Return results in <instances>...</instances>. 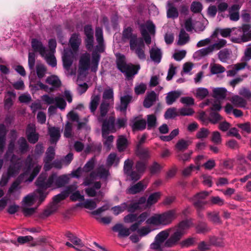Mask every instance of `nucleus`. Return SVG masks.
<instances>
[{
  "label": "nucleus",
  "mask_w": 251,
  "mask_h": 251,
  "mask_svg": "<svg viewBox=\"0 0 251 251\" xmlns=\"http://www.w3.org/2000/svg\"><path fill=\"white\" fill-rule=\"evenodd\" d=\"M96 161L94 158H91L84 165L83 168H78L76 171L72 172L73 177L78 178L81 176H88L87 173L91 171L95 165Z\"/></svg>",
  "instance_id": "obj_16"
},
{
  "label": "nucleus",
  "mask_w": 251,
  "mask_h": 251,
  "mask_svg": "<svg viewBox=\"0 0 251 251\" xmlns=\"http://www.w3.org/2000/svg\"><path fill=\"white\" fill-rule=\"evenodd\" d=\"M140 30L146 43L150 44L151 42L150 35H154L155 32L154 25L151 22L148 21L141 25Z\"/></svg>",
  "instance_id": "obj_15"
},
{
  "label": "nucleus",
  "mask_w": 251,
  "mask_h": 251,
  "mask_svg": "<svg viewBox=\"0 0 251 251\" xmlns=\"http://www.w3.org/2000/svg\"><path fill=\"white\" fill-rule=\"evenodd\" d=\"M182 235L177 230L166 241L165 245L166 247H171L175 245L180 239Z\"/></svg>",
  "instance_id": "obj_38"
},
{
  "label": "nucleus",
  "mask_w": 251,
  "mask_h": 251,
  "mask_svg": "<svg viewBox=\"0 0 251 251\" xmlns=\"http://www.w3.org/2000/svg\"><path fill=\"white\" fill-rule=\"evenodd\" d=\"M147 124L148 129H151L156 126V117L155 115H147Z\"/></svg>",
  "instance_id": "obj_59"
},
{
  "label": "nucleus",
  "mask_w": 251,
  "mask_h": 251,
  "mask_svg": "<svg viewBox=\"0 0 251 251\" xmlns=\"http://www.w3.org/2000/svg\"><path fill=\"white\" fill-rule=\"evenodd\" d=\"M225 111L227 114L233 113L236 117H240L243 115V112L240 110L234 109L233 106L229 103L226 104L225 106Z\"/></svg>",
  "instance_id": "obj_49"
},
{
  "label": "nucleus",
  "mask_w": 251,
  "mask_h": 251,
  "mask_svg": "<svg viewBox=\"0 0 251 251\" xmlns=\"http://www.w3.org/2000/svg\"><path fill=\"white\" fill-rule=\"evenodd\" d=\"M132 127L133 129L143 130L145 128L147 122L145 120L135 118L132 121Z\"/></svg>",
  "instance_id": "obj_42"
},
{
  "label": "nucleus",
  "mask_w": 251,
  "mask_h": 251,
  "mask_svg": "<svg viewBox=\"0 0 251 251\" xmlns=\"http://www.w3.org/2000/svg\"><path fill=\"white\" fill-rule=\"evenodd\" d=\"M132 99V97L128 95H126L121 97V103L120 105L117 107V109L122 112H125L127 108V105Z\"/></svg>",
  "instance_id": "obj_43"
},
{
  "label": "nucleus",
  "mask_w": 251,
  "mask_h": 251,
  "mask_svg": "<svg viewBox=\"0 0 251 251\" xmlns=\"http://www.w3.org/2000/svg\"><path fill=\"white\" fill-rule=\"evenodd\" d=\"M137 154L141 159H145L150 157V152L148 149H139Z\"/></svg>",
  "instance_id": "obj_61"
},
{
  "label": "nucleus",
  "mask_w": 251,
  "mask_h": 251,
  "mask_svg": "<svg viewBox=\"0 0 251 251\" xmlns=\"http://www.w3.org/2000/svg\"><path fill=\"white\" fill-rule=\"evenodd\" d=\"M100 58V56L97 52H94L91 59L90 55L88 53L82 54L79 61L78 79H82L87 74L89 68L92 72H96Z\"/></svg>",
  "instance_id": "obj_5"
},
{
  "label": "nucleus",
  "mask_w": 251,
  "mask_h": 251,
  "mask_svg": "<svg viewBox=\"0 0 251 251\" xmlns=\"http://www.w3.org/2000/svg\"><path fill=\"white\" fill-rule=\"evenodd\" d=\"M112 229L114 231L118 232L119 237L128 236L130 234V231H132L131 227L129 228H127L121 224H116L113 227Z\"/></svg>",
  "instance_id": "obj_28"
},
{
  "label": "nucleus",
  "mask_w": 251,
  "mask_h": 251,
  "mask_svg": "<svg viewBox=\"0 0 251 251\" xmlns=\"http://www.w3.org/2000/svg\"><path fill=\"white\" fill-rule=\"evenodd\" d=\"M19 149L22 152H25L27 151L28 145L24 138H21L18 141Z\"/></svg>",
  "instance_id": "obj_64"
},
{
  "label": "nucleus",
  "mask_w": 251,
  "mask_h": 251,
  "mask_svg": "<svg viewBox=\"0 0 251 251\" xmlns=\"http://www.w3.org/2000/svg\"><path fill=\"white\" fill-rule=\"evenodd\" d=\"M23 172L18 177L11 185L8 190V194L13 197L14 199H18L21 195L22 188L20 184L22 182H31L40 172L41 166L33 160L29 155L23 163Z\"/></svg>",
  "instance_id": "obj_1"
},
{
  "label": "nucleus",
  "mask_w": 251,
  "mask_h": 251,
  "mask_svg": "<svg viewBox=\"0 0 251 251\" xmlns=\"http://www.w3.org/2000/svg\"><path fill=\"white\" fill-rule=\"evenodd\" d=\"M232 106L237 107H245L247 104L246 100L238 95H234L229 99Z\"/></svg>",
  "instance_id": "obj_29"
},
{
  "label": "nucleus",
  "mask_w": 251,
  "mask_h": 251,
  "mask_svg": "<svg viewBox=\"0 0 251 251\" xmlns=\"http://www.w3.org/2000/svg\"><path fill=\"white\" fill-rule=\"evenodd\" d=\"M157 96L154 92L148 93L144 101V106L146 108L150 107L156 100Z\"/></svg>",
  "instance_id": "obj_39"
},
{
  "label": "nucleus",
  "mask_w": 251,
  "mask_h": 251,
  "mask_svg": "<svg viewBox=\"0 0 251 251\" xmlns=\"http://www.w3.org/2000/svg\"><path fill=\"white\" fill-rule=\"evenodd\" d=\"M54 155V149L52 147H50L46 151L44 161L50 162L53 159Z\"/></svg>",
  "instance_id": "obj_60"
},
{
  "label": "nucleus",
  "mask_w": 251,
  "mask_h": 251,
  "mask_svg": "<svg viewBox=\"0 0 251 251\" xmlns=\"http://www.w3.org/2000/svg\"><path fill=\"white\" fill-rule=\"evenodd\" d=\"M160 196V194L158 192H156L151 194L148 198L147 201V205L144 207L146 208L147 207H150L151 205L156 203Z\"/></svg>",
  "instance_id": "obj_53"
},
{
  "label": "nucleus",
  "mask_w": 251,
  "mask_h": 251,
  "mask_svg": "<svg viewBox=\"0 0 251 251\" xmlns=\"http://www.w3.org/2000/svg\"><path fill=\"white\" fill-rule=\"evenodd\" d=\"M176 214L175 210H169L161 214H154L146 220L148 225L154 226H166L175 219Z\"/></svg>",
  "instance_id": "obj_9"
},
{
  "label": "nucleus",
  "mask_w": 251,
  "mask_h": 251,
  "mask_svg": "<svg viewBox=\"0 0 251 251\" xmlns=\"http://www.w3.org/2000/svg\"><path fill=\"white\" fill-rule=\"evenodd\" d=\"M127 140L124 136L121 135L119 136L117 141V145L119 151L125 150L127 146Z\"/></svg>",
  "instance_id": "obj_51"
},
{
  "label": "nucleus",
  "mask_w": 251,
  "mask_h": 251,
  "mask_svg": "<svg viewBox=\"0 0 251 251\" xmlns=\"http://www.w3.org/2000/svg\"><path fill=\"white\" fill-rule=\"evenodd\" d=\"M128 206L129 205H128V204L124 202L120 205L112 207V210L113 211V213L115 215H117L120 213L124 212L126 209L128 210Z\"/></svg>",
  "instance_id": "obj_58"
},
{
  "label": "nucleus",
  "mask_w": 251,
  "mask_h": 251,
  "mask_svg": "<svg viewBox=\"0 0 251 251\" xmlns=\"http://www.w3.org/2000/svg\"><path fill=\"white\" fill-rule=\"evenodd\" d=\"M169 232L164 230L160 232L155 237V242L152 246H154V248H158L167 238L169 236Z\"/></svg>",
  "instance_id": "obj_30"
},
{
  "label": "nucleus",
  "mask_w": 251,
  "mask_h": 251,
  "mask_svg": "<svg viewBox=\"0 0 251 251\" xmlns=\"http://www.w3.org/2000/svg\"><path fill=\"white\" fill-rule=\"evenodd\" d=\"M69 179V176L65 175L58 176L56 173H52L46 178L44 175L41 174L36 181L38 187L36 192L39 194L40 201L43 202L48 195L47 189L53 190L61 187L68 182Z\"/></svg>",
  "instance_id": "obj_2"
},
{
  "label": "nucleus",
  "mask_w": 251,
  "mask_h": 251,
  "mask_svg": "<svg viewBox=\"0 0 251 251\" xmlns=\"http://www.w3.org/2000/svg\"><path fill=\"white\" fill-rule=\"evenodd\" d=\"M84 32L86 36V47L88 49H91L93 45V31L91 25H88L84 27Z\"/></svg>",
  "instance_id": "obj_26"
},
{
  "label": "nucleus",
  "mask_w": 251,
  "mask_h": 251,
  "mask_svg": "<svg viewBox=\"0 0 251 251\" xmlns=\"http://www.w3.org/2000/svg\"><path fill=\"white\" fill-rule=\"evenodd\" d=\"M100 100V95L95 93L92 96L90 103V109L92 112H94L96 110L99 103Z\"/></svg>",
  "instance_id": "obj_50"
},
{
  "label": "nucleus",
  "mask_w": 251,
  "mask_h": 251,
  "mask_svg": "<svg viewBox=\"0 0 251 251\" xmlns=\"http://www.w3.org/2000/svg\"><path fill=\"white\" fill-rule=\"evenodd\" d=\"M109 175L108 171L104 168L103 166H100L96 171L92 172L89 176L85 177L83 184L84 186L89 185L94 183V187L88 188L85 189V192L89 197H94L97 195L96 190L100 189L101 184L99 181H95L99 178H106ZM98 196H103V193L99 191Z\"/></svg>",
  "instance_id": "obj_4"
},
{
  "label": "nucleus",
  "mask_w": 251,
  "mask_h": 251,
  "mask_svg": "<svg viewBox=\"0 0 251 251\" xmlns=\"http://www.w3.org/2000/svg\"><path fill=\"white\" fill-rule=\"evenodd\" d=\"M67 196L68 194H67L66 190L64 192L54 196L53 198L52 205L45 211L44 215L49 216L54 212L58 208V203L64 200Z\"/></svg>",
  "instance_id": "obj_19"
},
{
  "label": "nucleus",
  "mask_w": 251,
  "mask_h": 251,
  "mask_svg": "<svg viewBox=\"0 0 251 251\" xmlns=\"http://www.w3.org/2000/svg\"><path fill=\"white\" fill-rule=\"evenodd\" d=\"M81 40L79 35L76 34H74L72 35L70 39V44L73 50V51L70 49H64L62 55V60L64 68L66 70H69L73 64L75 57L76 51L80 44Z\"/></svg>",
  "instance_id": "obj_6"
},
{
  "label": "nucleus",
  "mask_w": 251,
  "mask_h": 251,
  "mask_svg": "<svg viewBox=\"0 0 251 251\" xmlns=\"http://www.w3.org/2000/svg\"><path fill=\"white\" fill-rule=\"evenodd\" d=\"M31 46L35 51L38 52L46 60V49L40 41L33 39L31 41Z\"/></svg>",
  "instance_id": "obj_23"
},
{
  "label": "nucleus",
  "mask_w": 251,
  "mask_h": 251,
  "mask_svg": "<svg viewBox=\"0 0 251 251\" xmlns=\"http://www.w3.org/2000/svg\"><path fill=\"white\" fill-rule=\"evenodd\" d=\"M167 9L168 18L175 19L178 16V12L177 9L170 1H168L167 3Z\"/></svg>",
  "instance_id": "obj_34"
},
{
  "label": "nucleus",
  "mask_w": 251,
  "mask_h": 251,
  "mask_svg": "<svg viewBox=\"0 0 251 251\" xmlns=\"http://www.w3.org/2000/svg\"><path fill=\"white\" fill-rule=\"evenodd\" d=\"M247 67L248 69L251 71V67L248 66L245 62L237 63L234 65L233 69L227 72V75H233L239 70H242Z\"/></svg>",
  "instance_id": "obj_37"
},
{
  "label": "nucleus",
  "mask_w": 251,
  "mask_h": 251,
  "mask_svg": "<svg viewBox=\"0 0 251 251\" xmlns=\"http://www.w3.org/2000/svg\"><path fill=\"white\" fill-rule=\"evenodd\" d=\"M146 187V185H144L142 181H140L137 184L131 186L127 190V193L130 194H134L140 192Z\"/></svg>",
  "instance_id": "obj_45"
},
{
  "label": "nucleus",
  "mask_w": 251,
  "mask_h": 251,
  "mask_svg": "<svg viewBox=\"0 0 251 251\" xmlns=\"http://www.w3.org/2000/svg\"><path fill=\"white\" fill-rule=\"evenodd\" d=\"M208 195L207 192L203 191L195 195L193 200L195 205L198 208H201L205 204L203 200Z\"/></svg>",
  "instance_id": "obj_25"
},
{
  "label": "nucleus",
  "mask_w": 251,
  "mask_h": 251,
  "mask_svg": "<svg viewBox=\"0 0 251 251\" xmlns=\"http://www.w3.org/2000/svg\"><path fill=\"white\" fill-rule=\"evenodd\" d=\"M118 69L123 73L126 74L127 77H130L136 75L140 67L139 65H133L126 64L124 56H120L117 60Z\"/></svg>",
  "instance_id": "obj_12"
},
{
  "label": "nucleus",
  "mask_w": 251,
  "mask_h": 251,
  "mask_svg": "<svg viewBox=\"0 0 251 251\" xmlns=\"http://www.w3.org/2000/svg\"><path fill=\"white\" fill-rule=\"evenodd\" d=\"M47 70L45 66L41 63L37 64L36 72L39 78H43L46 74Z\"/></svg>",
  "instance_id": "obj_57"
},
{
  "label": "nucleus",
  "mask_w": 251,
  "mask_h": 251,
  "mask_svg": "<svg viewBox=\"0 0 251 251\" xmlns=\"http://www.w3.org/2000/svg\"><path fill=\"white\" fill-rule=\"evenodd\" d=\"M39 200V203H41L39 199V194L36 192V190L33 193L30 194L24 197L22 201V206H30L32 205L37 200Z\"/></svg>",
  "instance_id": "obj_22"
},
{
  "label": "nucleus",
  "mask_w": 251,
  "mask_h": 251,
  "mask_svg": "<svg viewBox=\"0 0 251 251\" xmlns=\"http://www.w3.org/2000/svg\"><path fill=\"white\" fill-rule=\"evenodd\" d=\"M146 201V199L145 197H141L137 202H133L129 205L128 211L129 212H133L137 209L142 208L143 207V206H142V204L145 203L147 204ZM146 205L147 204L146 206Z\"/></svg>",
  "instance_id": "obj_41"
},
{
  "label": "nucleus",
  "mask_w": 251,
  "mask_h": 251,
  "mask_svg": "<svg viewBox=\"0 0 251 251\" xmlns=\"http://www.w3.org/2000/svg\"><path fill=\"white\" fill-rule=\"evenodd\" d=\"M123 38L125 39H129L135 38L138 39L136 35L132 34V29L130 27H127L123 31Z\"/></svg>",
  "instance_id": "obj_63"
},
{
  "label": "nucleus",
  "mask_w": 251,
  "mask_h": 251,
  "mask_svg": "<svg viewBox=\"0 0 251 251\" xmlns=\"http://www.w3.org/2000/svg\"><path fill=\"white\" fill-rule=\"evenodd\" d=\"M191 144V142L190 140L180 139L177 142L176 147L177 151H183L186 150Z\"/></svg>",
  "instance_id": "obj_52"
},
{
  "label": "nucleus",
  "mask_w": 251,
  "mask_h": 251,
  "mask_svg": "<svg viewBox=\"0 0 251 251\" xmlns=\"http://www.w3.org/2000/svg\"><path fill=\"white\" fill-rule=\"evenodd\" d=\"M133 162L132 160L127 159L124 163L125 173L129 176V178L133 181L138 180L143 174L146 169L144 163L139 161L137 163L136 166L132 169Z\"/></svg>",
  "instance_id": "obj_8"
},
{
  "label": "nucleus",
  "mask_w": 251,
  "mask_h": 251,
  "mask_svg": "<svg viewBox=\"0 0 251 251\" xmlns=\"http://www.w3.org/2000/svg\"><path fill=\"white\" fill-rule=\"evenodd\" d=\"M129 45L130 50L135 52L139 59L141 60L146 59L145 46L142 39H130Z\"/></svg>",
  "instance_id": "obj_13"
},
{
  "label": "nucleus",
  "mask_w": 251,
  "mask_h": 251,
  "mask_svg": "<svg viewBox=\"0 0 251 251\" xmlns=\"http://www.w3.org/2000/svg\"><path fill=\"white\" fill-rule=\"evenodd\" d=\"M82 205L85 208L90 210L94 209L97 207L96 202L91 199L86 200L82 203Z\"/></svg>",
  "instance_id": "obj_62"
},
{
  "label": "nucleus",
  "mask_w": 251,
  "mask_h": 251,
  "mask_svg": "<svg viewBox=\"0 0 251 251\" xmlns=\"http://www.w3.org/2000/svg\"><path fill=\"white\" fill-rule=\"evenodd\" d=\"M49 47L50 50H46V61L49 65L53 67L56 65V60L54 55L56 47V41L54 39L50 40L49 41Z\"/></svg>",
  "instance_id": "obj_17"
},
{
  "label": "nucleus",
  "mask_w": 251,
  "mask_h": 251,
  "mask_svg": "<svg viewBox=\"0 0 251 251\" xmlns=\"http://www.w3.org/2000/svg\"><path fill=\"white\" fill-rule=\"evenodd\" d=\"M103 101L100 106V117L99 118L100 121L102 120L108 110L109 103L113 101V91L112 89L109 88L105 90L103 94Z\"/></svg>",
  "instance_id": "obj_14"
},
{
  "label": "nucleus",
  "mask_w": 251,
  "mask_h": 251,
  "mask_svg": "<svg viewBox=\"0 0 251 251\" xmlns=\"http://www.w3.org/2000/svg\"><path fill=\"white\" fill-rule=\"evenodd\" d=\"M67 237L75 245L74 248L78 251H90L91 250L85 246L81 240L71 233H68Z\"/></svg>",
  "instance_id": "obj_20"
},
{
  "label": "nucleus",
  "mask_w": 251,
  "mask_h": 251,
  "mask_svg": "<svg viewBox=\"0 0 251 251\" xmlns=\"http://www.w3.org/2000/svg\"><path fill=\"white\" fill-rule=\"evenodd\" d=\"M227 90L224 87L212 88V96L219 99H224L226 96Z\"/></svg>",
  "instance_id": "obj_35"
},
{
  "label": "nucleus",
  "mask_w": 251,
  "mask_h": 251,
  "mask_svg": "<svg viewBox=\"0 0 251 251\" xmlns=\"http://www.w3.org/2000/svg\"><path fill=\"white\" fill-rule=\"evenodd\" d=\"M189 39V37L188 34L186 33L183 29L181 30L179 33L177 44L179 45H184L188 42Z\"/></svg>",
  "instance_id": "obj_55"
},
{
  "label": "nucleus",
  "mask_w": 251,
  "mask_h": 251,
  "mask_svg": "<svg viewBox=\"0 0 251 251\" xmlns=\"http://www.w3.org/2000/svg\"><path fill=\"white\" fill-rule=\"evenodd\" d=\"M46 82L53 87H58L60 85V81L56 75H51L47 78Z\"/></svg>",
  "instance_id": "obj_54"
},
{
  "label": "nucleus",
  "mask_w": 251,
  "mask_h": 251,
  "mask_svg": "<svg viewBox=\"0 0 251 251\" xmlns=\"http://www.w3.org/2000/svg\"><path fill=\"white\" fill-rule=\"evenodd\" d=\"M217 36V32L214 31L208 38L202 39L199 41L197 44V48L205 47L209 44V46L197 50L193 54V58L195 59L199 60L213 53L215 50H218L226 46L227 42L224 39H218L214 40Z\"/></svg>",
  "instance_id": "obj_3"
},
{
  "label": "nucleus",
  "mask_w": 251,
  "mask_h": 251,
  "mask_svg": "<svg viewBox=\"0 0 251 251\" xmlns=\"http://www.w3.org/2000/svg\"><path fill=\"white\" fill-rule=\"evenodd\" d=\"M68 118L69 120L73 122H76L78 123V128L80 129L85 126L86 120H85L84 122H80L79 121V118L78 115L74 111L70 112L68 115Z\"/></svg>",
  "instance_id": "obj_44"
},
{
  "label": "nucleus",
  "mask_w": 251,
  "mask_h": 251,
  "mask_svg": "<svg viewBox=\"0 0 251 251\" xmlns=\"http://www.w3.org/2000/svg\"><path fill=\"white\" fill-rule=\"evenodd\" d=\"M77 188V185L74 184L68 187L66 189L67 194L68 196L71 194L70 196L71 199L73 201H82L84 200V197L80 193V192L76 190Z\"/></svg>",
  "instance_id": "obj_21"
},
{
  "label": "nucleus",
  "mask_w": 251,
  "mask_h": 251,
  "mask_svg": "<svg viewBox=\"0 0 251 251\" xmlns=\"http://www.w3.org/2000/svg\"><path fill=\"white\" fill-rule=\"evenodd\" d=\"M49 132L50 142L52 144L56 143L60 136L59 128L54 127H50L49 128Z\"/></svg>",
  "instance_id": "obj_36"
},
{
  "label": "nucleus",
  "mask_w": 251,
  "mask_h": 251,
  "mask_svg": "<svg viewBox=\"0 0 251 251\" xmlns=\"http://www.w3.org/2000/svg\"><path fill=\"white\" fill-rule=\"evenodd\" d=\"M150 57L155 63H159L161 60L162 52L160 49L155 45L152 46L150 50Z\"/></svg>",
  "instance_id": "obj_27"
},
{
  "label": "nucleus",
  "mask_w": 251,
  "mask_h": 251,
  "mask_svg": "<svg viewBox=\"0 0 251 251\" xmlns=\"http://www.w3.org/2000/svg\"><path fill=\"white\" fill-rule=\"evenodd\" d=\"M26 135L29 142L35 143L38 140V134L35 132V126L33 124H29L26 129Z\"/></svg>",
  "instance_id": "obj_24"
},
{
  "label": "nucleus",
  "mask_w": 251,
  "mask_h": 251,
  "mask_svg": "<svg viewBox=\"0 0 251 251\" xmlns=\"http://www.w3.org/2000/svg\"><path fill=\"white\" fill-rule=\"evenodd\" d=\"M191 225L192 222L190 220L183 221L178 225L176 230L183 235L186 233Z\"/></svg>",
  "instance_id": "obj_47"
},
{
  "label": "nucleus",
  "mask_w": 251,
  "mask_h": 251,
  "mask_svg": "<svg viewBox=\"0 0 251 251\" xmlns=\"http://www.w3.org/2000/svg\"><path fill=\"white\" fill-rule=\"evenodd\" d=\"M114 118L110 117L107 120L103 122L102 126V134L104 139V144L108 150H109L112 145L114 136L112 135L107 136L111 132L116 131V127L114 126Z\"/></svg>",
  "instance_id": "obj_10"
},
{
  "label": "nucleus",
  "mask_w": 251,
  "mask_h": 251,
  "mask_svg": "<svg viewBox=\"0 0 251 251\" xmlns=\"http://www.w3.org/2000/svg\"><path fill=\"white\" fill-rule=\"evenodd\" d=\"M249 25H244L242 27L233 28L232 33L235 36H232L231 41L234 43H241L247 42L251 39V30Z\"/></svg>",
  "instance_id": "obj_11"
},
{
  "label": "nucleus",
  "mask_w": 251,
  "mask_h": 251,
  "mask_svg": "<svg viewBox=\"0 0 251 251\" xmlns=\"http://www.w3.org/2000/svg\"><path fill=\"white\" fill-rule=\"evenodd\" d=\"M41 99L46 104H51L55 103L57 107L61 110L64 109L66 106L65 101L60 97L53 98V97L50 96L48 95H44L42 96Z\"/></svg>",
  "instance_id": "obj_18"
},
{
  "label": "nucleus",
  "mask_w": 251,
  "mask_h": 251,
  "mask_svg": "<svg viewBox=\"0 0 251 251\" xmlns=\"http://www.w3.org/2000/svg\"><path fill=\"white\" fill-rule=\"evenodd\" d=\"M149 216L148 212H145L141 213L140 215L138 216L137 215V220L134 224L131 226V229L132 231H135L137 230L139 226L142 224L143 222L147 220V218Z\"/></svg>",
  "instance_id": "obj_31"
},
{
  "label": "nucleus",
  "mask_w": 251,
  "mask_h": 251,
  "mask_svg": "<svg viewBox=\"0 0 251 251\" xmlns=\"http://www.w3.org/2000/svg\"><path fill=\"white\" fill-rule=\"evenodd\" d=\"M6 127L3 125H0V153L3 152L5 146Z\"/></svg>",
  "instance_id": "obj_48"
},
{
  "label": "nucleus",
  "mask_w": 251,
  "mask_h": 251,
  "mask_svg": "<svg viewBox=\"0 0 251 251\" xmlns=\"http://www.w3.org/2000/svg\"><path fill=\"white\" fill-rule=\"evenodd\" d=\"M180 91H174L169 92L166 97V101L168 105L172 104L181 95Z\"/></svg>",
  "instance_id": "obj_32"
},
{
  "label": "nucleus",
  "mask_w": 251,
  "mask_h": 251,
  "mask_svg": "<svg viewBox=\"0 0 251 251\" xmlns=\"http://www.w3.org/2000/svg\"><path fill=\"white\" fill-rule=\"evenodd\" d=\"M193 94L197 99L203 100L209 95V91L205 88L199 87L194 90Z\"/></svg>",
  "instance_id": "obj_40"
},
{
  "label": "nucleus",
  "mask_w": 251,
  "mask_h": 251,
  "mask_svg": "<svg viewBox=\"0 0 251 251\" xmlns=\"http://www.w3.org/2000/svg\"><path fill=\"white\" fill-rule=\"evenodd\" d=\"M119 162V159L117 157L116 154L114 153H111L107 158L106 164L108 166H111L112 165L117 166Z\"/></svg>",
  "instance_id": "obj_56"
},
{
  "label": "nucleus",
  "mask_w": 251,
  "mask_h": 251,
  "mask_svg": "<svg viewBox=\"0 0 251 251\" xmlns=\"http://www.w3.org/2000/svg\"><path fill=\"white\" fill-rule=\"evenodd\" d=\"M16 97V94L14 92H7L4 100V106L6 108H9L13 104V100Z\"/></svg>",
  "instance_id": "obj_46"
},
{
  "label": "nucleus",
  "mask_w": 251,
  "mask_h": 251,
  "mask_svg": "<svg viewBox=\"0 0 251 251\" xmlns=\"http://www.w3.org/2000/svg\"><path fill=\"white\" fill-rule=\"evenodd\" d=\"M23 166V163L17 159L15 155H12L11 158V163L7 172L3 174L0 180V188H2L8 183L11 177L16 176L20 172Z\"/></svg>",
  "instance_id": "obj_7"
},
{
  "label": "nucleus",
  "mask_w": 251,
  "mask_h": 251,
  "mask_svg": "<svg viewBox=\"0 0 251 251\" xmlns=\"http://www.w3.org/2000/svg\"><path fill=\"white\" fill-rule=\"evenodd\" d=\"M96 37L98 45L97 46V50L102 52L103 51V34L102 29L100 27H97L96 30Z\"/></svg>",
  "instance_id": "obj_33"
}]
</instances>
